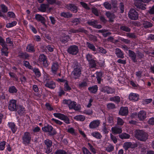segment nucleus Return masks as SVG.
<instances>
[{"instance_id":"1","label":"nucleus","mask_w":154,"mask_h":154,"mask_svg":"<svg viewBox=\"0 0 154 154\" xmlns=\"http://www.w3.org/2000/svg\"><path fill=\"white\" fill-rule=\"evenodd\" d=\"M135 136L138 140L142 141H145L148 138L147 134L142 130L137 131Z\"/></svg>"},{"instance_id":"2","label":"nucleus","mask_w":154,"mask_h":154,"mask_svg":"<svg viewBox=\"0 0 154 154\" xmlns=\"http://www.w3.org/2000/svg\"><path fill=\"white\" fill-rule=\"evenodd\" d=\"M43 131L45 132H48L51 136H53L57 134L55 129L51 125L47 124L42 128Z\"/></svg>"},{"instance_id":"3","label":"nucleus","mask_w":154,"mask_h":154,"mask_svg":"<svg viewBox=\"0 0 154 154\" xmlns=\"http://www.w3.org/2000/svg\"><path fill=\"white\" fill-rule=\"evenodd\" d=\"M85 57L91 68H93L96 66V61L94 59L95 58L93 55L91 54L88 53L86 55Z\"/></svg>"},{"instance_id":"4","label":"nucleus","mask_w":154,"mask_h":154,"mask_svg":"<svg viewBox=\"0 0 154 154\" xmlns=\"http://www.w3.org/2000/svg\"><path fill=\"white\" fill-rule=\"evenodd\" d=\"M151 0H134V4L138 8L142 10H145L146 9V5L142 3H147Z\"/></svg>"},{"instance_id":"5","label":"nucleus","mask_w":154,"mask_h":154,"mask_svg":"<svg viewBox=\"0 0 154 154\" xmlns=\"http://www.w3.org/2000/svg\"><path fill=\"white\" fill-rule=\"evenodd\" d=\"M31 135L30 133L28 131L25 132L22 137L23 143L25 145L30 143L31 139Z\"/></svg>"},{"instance_id":"6","label":"nucleus","mask_w":154,"mask_h":154,"mask_svg":"<svg viewBox=\"0 0 154 154\" xmlns=\"http://www.w3.org/2000/svg\"><path fill=\"white\" fill-rule=\"evenodd\" d=\"M67 51L69 54L76 55L79 52V49L78 46L76 45H71L68 48Z\"/></svg>"},{"instance_id":"7","label":"nucleus","mask_w":154,"mask_h":154,"mask_svg":"<svg viewBox=\"0 0 154 154\" xmlns=\"http://www.w3.org/2000/svg\"><path fill=\"white\" fill-rule=\"evenodd\" d=\"M17 102L16 100L13 99L9 101L8 104V109L10 111H16L17 110Z\"/></svg>"},{"instance_id":"8","label":"nucleus","mask_w":154,"mask_h":154,"mask_svg":"<svg viewBox=\"0 0 154 154\" xmlns=\"http://www.w3.org/2000/svg\"><path fill=\"white\" fill-rule=\"evenodd\" d=\"M81 67L77 66L75 68L72 72V74L73 76V78L75 79H79L81 74Z\"/></svg>"},{"instance_id":"9","label":"nucleus","mask_w":154,"mask_h":154,"mask_svg":"<svg viewBox=\"0 0 154 154\" xmlns=\"http://www.w3.org/2000/svg\"><path fill=\"white\" fill-rule=\"evenodd\" d=\"M39 60L40 63L42 64L44 66L46 67L48 66L49 63L47 60V56L45 55L41 54L39 56Z\"/></svg>"},{"instance_id":"10","label":"nucleus","mask_w":154,"mask_h":154,"mask_svg":"<svg viewBox=\"0 0 154 154\" xmlns=\"http://www.w3.org/2000/svg\"><path fill=\"white\" fill-rule=\"evenodd\" d=\"M128 16L131 19H137L138 17V14L135 10L131 9L128 12Z\"/></svg>"},{"instance_id":"11","label":"nucleus","mask_w":154,"mask_h":154,"mask_svg":"<svg viewBox=\"0 0 154 154\" xmlns=\"http://www.w3.org/2000/svg\"><path fill=\"white\" fill-rule=\"evenodd\" d=\"M76 103L74 101L70 100L68 105L69 109H74L75 111H79L80 109V106H76Z\"/></svg>"},{"instance_id":"12","label":"nucleus","mask_w":154,"mask_h":154,"mask_svg":"<svg viewBox=\"0 0 154 154\" xmlns=\"http://www.w3.org/2000/svg\"><path fill=\"white\" fill-rule=\"evenodd\" d=\"M100 123V120L98 119L94 120L90 123L89 125V128L91 129L95 128L99 126Z\"/></svg>"},{"instance_id":"13","label":"nucleus","mask_w":154,"mask_h":154,"mask_svg":"<svg viewBox=\"0 0 154 154\" xmlns=\"http://www.w3.org/2000/svg\"><path fill=\"white\" fill-rule=\"evenodd\" d=\"M17 111L18 114L20 116H23L25 113V108L22 105H17Z\"/></svg>"},{"instance_id":"14","label":"nucleus","mask_w":154,"mask_h":154,"mask_svg":"<svg viewBox=\"0 0 154 154\" xmlns=\"http://www.w3.org/2000/svg\"><path fill=\"white\" fill-rule=\"evenodd\" d=\"M139 98V95L136 93H131L129 95L128 99L130 101L135 102L138 100Z\"/></svg>"},{"instance_id":"15","label":"nucleus","mask_w":154,"mask_h":154,"mask_svg":"<svg viewBox=\"0 0 154 154\" xmlns=\"http://www.w3.org/2000/svg\"><path fill=\"white\" fill-rule=\"evenodd\" d=\"M7 125L9 128L11 129L13 134L15 133L17 129V127L16 125L14 122H8Z\"/></svg>"},{"instance_id":"16","label":"nucleus","mask_w":154,"mask_h":154,"mask_svg":"<svg viewBox=\"0 0 154 154\" xmlns=\"http://www.w3.org/2000/svg\"><path fill=\"white\" fill-rule=\"evenodd\" d=\"M65 7L67 9L70 10L73 13H76L78 11L77 7L74 4H70L66 5Z\"/></svg>"},{"instance_id":"17","label":"nucleus","mask_w":154,"mask_h":154,"mask_svg":"<svg viewBox=\"0 0 154 154\" xmlns=\"http://www.w3.org/2000/svg\"><path fill=\"white\" fill-rule=\"evenodd\" d=\"M45 86L51 89H54L56 87V84L53 81H47L45 84Z\"/></svg>"},{"instance_id":"18","label":"nucleus","mask_w":154,"mask_h":154,"mask_svg":"<svg viewBox=\"0 0 154 154\" xmlns=\"http://www.w3.org/2000/svg\"><path fill=\"white\" fill-rule=\"evenodd\" d=\"M128 113V108L126 106L121 107L119 112V114L122 116H126Z\"/></svg>"},{"instance_id":"19","label":"nucleus","mask_w":154,"mask_h":154,"mask_svg":"<svg viewBox=\"0 0 154 154\" xmlns=\"http://www.w3.org/2000/svg\"><path fill=\"white\" fill-rule=\"evenodd\" d=\"M128 52L129 56L131 58L133 62L134 63H136L137 62V59L136 58V53L133 51L130 50H128Z\"/></svg>"},{"instance_id":"20","label":"nucleus","mask_w":154,"mask_h":154,"mask_svg":"<svg viewBox=\"0 0 154 154\" xmlns=\"http://www.w3.org/2000/svg\"><path fill=\"white\" fill-rule=\"evenodd\" d=\"M88 23L90 25L93 26L94 27L100 29L102 27V26L100 24H97V20H94L93 21H88Z\"/></svg>"},{"instance_id":"21","label":"nucleus","mask_w":154,"mask_h":154,"mask_svg":"<svg viewBox=\"0 0 154 154\" xmlns=\"http://www.w3.org/2000/svg\"><path fill=\"white\" fill-rule=\"evenodd\" d=\"M103 91L104 92L107 93L108 94H112L115 92V90L109 86L104 87L103 89Z\"/></svg>"},{"instance_id":"22","label":"nucleus","mask_w":154,"mask_h":154,"mask_svg":"<svg viewBox=\"0 0 154 154\" xmlns=\"http://www.w3.org/2000/svg\"><path fill=\"white\" fill-rule=\"evenodd\" d=\"M35 45L32 44L30 43L28 44L26 47V51L29 53H34L35 51L34 48Z\"/></svg>"},{"instance_id":"23","label":"nucleus","mask_w":154,"mask_h":154,"mask_svg":"<svg viewBox=\"0 0 154 154\" xmlns=\"http://www.w3.org/2000/svg\"><path fill=\"white\" fill-rule=\"evenodd\" d=\"M59 68V65L57 62L53 63L51 67V70L52 73L56 74Z\"/></svg>"},{"instance_id":"24","label":"nucleus","mask_w":154,"mask_h":154,"mask_svg":"<svg viewBox=\"0 0 154 154\" xmlns=\"http://www.w3.org/2000/svg\"><path fill=\"white\" fill-rule=\"evenodd\" d=\"M138 117L140 120H142L144 119L146 117V112L143 110L140 111L138 113Z\"/></svg>"},{"instance_id":"25","label":"nucleus","mask_w":154,"mask_h":154,"mask_svg":"<svg viewBox=\"0 0 154 154\" xmlns=\"http://www.w3.org/2000/svg\"><path fill=\"white\" fill-rule=\"evenodd\" d=\"M20 58L24 60H26L29 57V54L26 52H20L17 56Z\"/></svg>"},{"instance_id":"26","label":"nucleus","mask_w":154,"mask_h":154,"mask_svg":"<svg viewBox=\"0 0 154 154\" xmlns=\"http://www.w3.org/2000/svg\"><path fill=\"white\" fill-rule=\"evenodd\" d=\"M111 130L113 133L116 134H120L122 132V128L117 127H112Z\"/></svg>"},{"instance_id":"27","label":"nucleus","mask_w":154,"mask_h":154,"mask_svg":"<svg viewBox=\"0 0 154 154\" xmlns=\"http://www.w3.org/2000/svg\"><path fill=\"white\" fill-rule=\"evenodd\" d=\"M98 89V87L96 85H95L92 87H89L88 88V90L89 92L93 94L95 93L97 91Z\"/></svg>"},{"instance_id":"28","label":"nucleus","mask_w":154,"mask_h":154,"mask_svg":"<svg viewBox=\"0 0 154 154\" xmlns=\"http://www.w3.org/2000/svg\"><path fill=\"white\" fill-rule=\"evenodd\" d=\"M116 54L118 57L123 58L124 57V54L122 51L118 48L116 49Z\"/></svg>"},{"instance_id":"29","label":"nucleus","mask_w":154,"mask_h":154,"mask_svg":"<svg viewBox=\"0 0 154 154\" xmlns=\"http://www.w3.org/2000/svg\"><path fill=\"white\" fill-rule=\"evenodd\" d=\"M91 135L97 139H101L102 136L101 134L98 132L95 131L91 133Z\"/></svg>"},{"instance_id":"30","label":"nucleus","mask_w":154,"mask_h":154,"mask_svg":"<svg viewBox=\"0 0 154 154\" xmlns=\"http://www.w3.org/2000/svg\"><path fill=\"white\" fill-rule=\"evenodd\" d=\"M49 8V5L48 4H42L41 5L39 10L42 12H45Z\"/></svg>"},{"instance_id":"31","label":"nucleus","mask_w":154,"mask_h":154,"mask_svg":"<svg viewBox=\"0 0 154 154\" xmlns=\"http://www.w3.org/2000/svg\"><path fill=\"white\" fill-rule=\"evenodd\" d=\"M132 145V143L131 142H127L124 143L123 146L125 151H127L129 148H131Z\"/></svg>"},{"instance_id":"32","label":"nucleus","mask_w":154,"mask_h":154,"mask_svg":"<svg viewBox=\"0 0 154 154\" xmlns=\"http://www.w3.org/2000/svg\"><path fill=\"white\" fill-rule=\"evenodd\" d=\"M110 100L111 101H113L118 103L120 102V99L119 96H115L114 97H110Z\"/></svg>"},{"instance_id":"33","label":"nucleus","mask_w":154,"mask_h":154,"mask_svg":"<svg viewBox=\"0 0 154 154\" xmlns=\"http://www.w3.org/2000/svg\"><path fill=\"white\" fill-rule=\"evenodd\" d=\"M69 38V37L68 35H64L62 37L60 40L62 43L65 44L68 42Z\"/></svg>"},{"instance_id":"34","label":"nucleus","mask_w":154,"mask_h":154,"mask_svg":"<svg viewBox=\"0 0 154 154\" xmlns=\"http://www.w3.org/2000/svg\"><path fill=\"white\" fill-rule=\"evenodd\" d=\"M8 91L10 93L13 94L17 93V90L14 86H11L9 87Z\"/></svg>"},{"instance_id":"35","label":"nucleus","mask_w":154,"mask_h":154,"mask_svg":"<svg viewBox=\"0 0 154 154\" xmlns=\"http://www.w3.org/2000/svg\"><path fill=\"white\" fill-rule=\"evenodd\" d=\"M74 119L76 121H83L85 119V117L82 115H78L74 117Z\"/></svg>"},{"instance_id":"36","label":"nucleus","mask_w":154,"mask_h":154,"mask_svg":"<svg viewBox=\"0 0 154 154\" xmlns=\"http://www.w3.org/2000/svg\"><path fill=\"white\" fill-rule=\"evenodd\" d=\"M32 70L36 77L39 78L41 76V73L38 69L35 68L33 69Z\"/></svg>"},{"instance_id":"37","label":"nucleus","mask_w":154,"mask_h":154,"mask_svg":"<svg viewBox=\"0 0 154 154\" xmlns=\"http://www.w3.org/2000/svg\"><path fill=\"white\" fill-rule=\"evenodd\" d=\"M61 16L66 18H69L71 17L72 14L69 12H62L61 14Z\"/></svg>"},{"instance_id":"38","label":"nucleus","mask_w":154,"mask_h":154,"mask_svg":"<svg viewBox=\"0 0 154 154\" xmlns=\"http://www.w3.org/2000/svg\"><path fill=\"white\" fill-rule=\"evenodd\" d=\"M86 45L87 47L93 51H95L96 50V48L92 44L90 43L87 42Z\"/></svg>"},{"instance_id":"39","label":"nucleus","mask_w":154,"mask_h":154,"mask_svg":"<svg viewBox=\"0 0 154 154\" xmlns=\"http://www.w3.org/2000/svg\"><path fill=\"white\" fill-rule=\"evenodd\" d=\"M54 116L58 119L62 120L63 119L65 115L60 113H54L53 114Z\"/></svg>"},{"instance_id":"40","label":"nucleus","mask_w":154,"mask_h":154,"mask_svg":"<svg viewBox=\"0 0 154 154\" xmlns=\"http://www.w3.org/2000/svg\"><path fill=\"white\" fill-rule=\"evenodd\" d=\"M119 137L122 139H128L130 138V135L128 134L123 133L119 135Z\"/></svg>"},{"instance_id":"41","label":"nucleus","mask_w":154,"mask_h":154,"mask_svg":"<svg viewBox=\"0 0 154 154\" xmlns=\"http://www.w3.org/2000/svg\"><path fill=\"white\" fill-rule=\"evenodd\" d=\"M45 146L52 147V141L49 139H47L44 141Z\"/></svg>"},{"instance_id":"42","label":"nucleus","mask_w":154,"mask_h":154,"mask_svg":"<svg viewBox=\"0 0 154 154\" xmlns=\"http://www.w3.org/2000/svg\"><path fill=\"white\" fill-rule=\"evenodd\" d=\"M23 65L26 68L32 70L33 69L32 66L30 65L29 62L26 60H24Z\"/></svg>"},{"instance_id":"43","label":"nucleus","mask_w":154,"mask_h":154,"mask_svg":"<svg viewBox=\"0 0 154 154\" xmlns=\"http://www.w3.org/2000/svg\"><path fill=\"white\" fill-rule=\"evenodd\" d=\"M55 154H68L67 152L63 149H58L55 152Z\"/></svg>"},{"instance_id":"44","label":"nucleus","mask_w":154,"mask_h":154,"mask_svg":"<svg viewBox=\"0 0 154 154\" xmlns=\"http://www.w3.org/2000/svg\"><path fill=\"white\" fill-rule=\"evenodd\" d=\"M143 25L144 27L146 29L151 27L152 26V23L148 21H144L143 24Z\"/></svg>"},{"instance_id":"45","label":"nucleus","mask_w":154,"mask_h":154,"mask_svg":"<svg viewBox=\"0 0 154 154\" xmlns=\"http://www.w3.org/2000/svg\"><path fill=\"white\" fill-rule=\"evenodd\" d=\"M64 90L66 91H69L71 90V88L69 86L68 82H65L64 84Z\"/></svg>"},{"instance_id":"46","label":"nucleus","mask_w":154,"mask_h":154,"mask_svg":"<svg viewBox=\"0 0 154 154\" xmlns=\"http://www.w3.org/2000/svg\"><path fill=\"white\" fill-rule=\"evenodd\" d=\"M87 83L86 82L83 81L79 84V88L81 89L82 88H84L86 87L87 86Z\"/></svg>"},{"instance_id":"47","label":"nucleus","mask_w":154,"mask_h":154,"mask_svg":"<svg viewBox=\"0 0 154 154\" xmlns=\"http://www.w3.org/2000/svg\"><path fill=\"white\" fill-rule=\"evenodd\" d=\"M106 15L108 18L111 19H114L115 18V15L112 13H111L109 11L106 12Z\"/></svg>"},{"instance_id":"48","label":"nucleus","mask_w":154,"mask_h":154,"mask_svg":"<svg viewBox=\"0 0 154 154\" xmlns=\"http://www.w3.org/2000/svg\"><path fill=\"white\" fill-rule=\"evenodd\" d=\"M45 106L47 109L49 111H52L54 110L53 107L49 103H46L45 105Z\"/></svg>"},{"instance_id":"49","label":"nucleus","mask_w":154,"mask_h":154,"mask_svg":"<svg viewBox=\"0 0 154 154\" xmlns=\"http://www.w3.org/2000/svg\"><path fill=\"white\" fill-rule=\"evenodd\" d=\"M17 24V22L16 21H13L11 23H7L6 26L7 28H9L15 26Z\"/></svg>"},{"instance_id":"50","label":"nucleus","mask_w":154,"mask_h":154,"mask_svg":"<svg viewBox=\"0 0 154 154\" xmlns=\"http://www.w3.org/2000/svg\"><path fill=\"white\" fill-rule=\"evenodd\" d=\"M6 142L5 141H3L0 143V151L3 150L5 148Z\"/></svg>"},{"instance_id":"51","label":"nucleus","mask_w":154,"mask_h":154,"mask_svg":"<svg viewBox=\"0 0 154 154\" xmlns=\"http://www.w3.org/2000/svg\"><path fill=\"white\" fill-rule=\"evenodd\" d=\"M45 152L47 154H49L52 150V147L45 146Z\"/></svg>"},{"instance_id":"52","label":"nucleus","mask_w":154,"mask_h":154,"mask_svg":"<svg viewBox=\"0 0 154 154\" xmlns=\"http://www.w3.org/2000/svg\"><path fill=\"white\" fill-rule=\"evenodd\" d=\"M103 5L107 9L110 10L112 7L111 5L107 2H105L103 3Z\"/></svg>"},{"instance_id":"53","label":"nucleus","mask_w":154,"mask_h":154,"mask_svg":"<svg viewBox=\"0 0 154 154\" xmlns=\"http://www.w3.org/2000/svg\"><path fill=\"white\" fill-rule=\"evenodd\" d=\"M120 29L126 32H130L131 31V29L127 26H122L120 27Z\"/></svg>"},{"instance_id":"54","label":"nucleus","mask_w":154,"mask_h":154,"mask_svg":"<svg viewBox=\"0 0 154 154\" xmlns=\"http://www.w3.org/2000/svg\"><path fill=\"white\" fill-rule=\"evenodd\" d=\"M82 150L84 154H92L85 147H83Z\"/></svg>"},{"instance_id":"55","label":"nucleus","mask_w":154,"mask_h":154,"mask_svg":"<svg viewBox=\"0 0 154 154\" xmlns=\"http://www.w3.org/2000/svg\"><path fill=\"white\" fill-rule=\"evenodd\" d=\"M108 120L109 123L110 124H113L114 123V117L112 115H109L108 116Z\"/></svg>"},{"instance_id":"56","label":"nucleus","mask_w":154,"mask_h":154,"mask_svg":"<svg viewBox=\"0 0 154 154\" xmlns=\"http://www.w3.org/2000/svg\"><path fill=\"white\" fill-rule=\"evenodd\" d=\"M1 7L2 11L3 12L5 13L8 11V9L7 7L5 6L4 4H2L1 5Z\"/></svg>"},{"instance_id":"57","label":"nucleus","mask_w":154,"mask_h":154,"mask_svg":"<svg viewBox=\"0 0 154 154\" xmlns=\"http://www.w3.org/2000/svg\"><path fill=\"white\" fill-rule=\"evenodd\" d=\"M91 11L92 13L96 16H99L98 11L96 8H91Z\"/></svg>"},{"instance_id":"58","label":"nucleus","mask_w":154,"mask_h":154,"mask_svg":"<svg viewBox=\"0 0 154 154\" xmlns=\"http://www.w3.org/2000/svg\"><path fill=\"white\" fill-rule=\"evenodd\" d=\"M80 3L82 6L85 9L87 10H89L90 9V8L85 3L81 2Z\"/></svg>"},{"instance_id":"59","label":"nucleus","mask_w":154,"mask_h":154,"mask_svg":"<svg viewBox=\"0 0 154 154\" xmlns=\"http://www.w3.org/2000/svg\"><path fill=\"white\" fill-rule=\"evenodd\" d=\"M142 71L140 70H139L136 72V75L138 79H140L142 76Z\"/></svg>"},{"instance_id":"60","label":"nucleus","mask_w":154,"mask_h":154,"mask_svg":"<svg viewBox=\"0 0 154 154\" xmlns=\"http://www.w3.org/2000/svg\"><path fill=\"white\" fill-rule=\"evenodd\" d=\"M54 46L52 45H48L46 46V48L50 52H53L54 51Z\"/></svg>"},{"instance_id":"61","label":"nucleus","mask_w":154,"mask_h":154,"mask_svg":"<svg viewBox=\"0 0 154 154\" xmlns=\"http://www.w3.org/2000/svg\"><path fill=\"white\" fill-rule=\"evenodd\" d=\"M9 74L10 76L11 77L14 79V80L15 81H18V78L16 76L14 73L13 72H9Z\"/></svg>"},{"instance_id":"62","label":"nucleus","mask_w":154,"mask_h":154,"mask_svg":"<svg viewBox=\"0 0 154 154\" xmlns=\"http://www.w3.org/2000/svg\"><path fill=\"white\" fill-rule=\"evenodd\" d=\"M124 122L122 119L119 117L117 118V124L119 125H123Z\"/></svg>"},{"instance_id":"63","label":"nucleus","mask_w":154,"mask_h":154,"mask_svg":"<svg viewBox=\"0 0 154 154\" xmlns=\"http://www.w3.org/2000/svg\"><path fill=\"white\" fill-rule=\"evenodd\" d=\"M114 150V147L112 145H110L108 147H107L106 149V150L108 152H111Z\"/></svg>"},{"instance_id":"64","label":"nucleus","mask_w":154,"mask_h":154,"mask_svg":"<svg viewBox=\"0 0 154 154\" xmlns=\"http://www.w3.org/2000/svg\"><path fill=\"white\" fill-rule=\"evenodd\" d=\"M148 123L151 125H154V118L153 117L150 118L148 121Z\"/></svg>"}]
</instances>
